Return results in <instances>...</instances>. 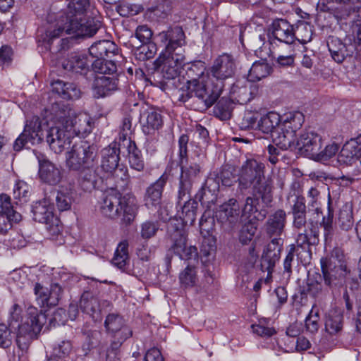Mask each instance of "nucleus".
I'll use <instances>...</instances> for the list:
<instances>
[{
    "instance_id": "38",
    "label": "nucleus",
    "mask_w": 361,
    "mask_h": 361,
    "mask_svg": "<svg viewBox=\"0 0 361 361\" xmlns=\"http://www.w3.org/2000/svg\"><path fill=\"white\" fill-rule=\"evenodd\" d=\"M145 114L146 118L142 122V131L146 135H152L162 126V116L157 111L152 109Z\"/></svg>"
},
{
    "instance_id": "16",
    "label": "nucleus",
    "mask_w": 361,
    "mask_h": 361,
    "mask_svg": "<svg viewBox=\"0 0 361 361\" xmlns=\"http://www.w3.org/2000/svg\"><path fill=\"white\" fill-rule=\"evenodd\" d=\"M179 53L162 52L156 60V65L161 69L163 77L166 80H175L180 73L185 61L183 51Z\"/></svg>"
},
{
    "instance_id": "50",
    "label": "nucleus",
    "mask_w": 361,
    "mask_h": 361,
    "mask_svg": "<svg viewBox=\"0 0 361 361\" xmlns=\"http://www.w3.org/2000/svg\"><path fill=\"white\" fill-rule=\"evenodd\" d=\"M337 224L339 228L343 231H348L352 228L354 221L353 210L350 206L345 204L340 209Z\"/></svg>"
},
{
    "instance_id": "57",
    "label": "nucleus",
    "mask_w": 361,
    "mask_h": 361,
    "mask_svg": "<svg viewBox=\"0 0 361 361\" xmlns=\"http://www.w3.org/2000/svg\"><path fill=\"white\" fill-rule=\"evenodd\" d=\"M56 207L60 212L69 210L72 204L71 192L67 190H59L56 195Z\"/></svg>"
},
{
    "instance_id": "58",
    "label": "nucleus",
    "mask_w": 361,
    "mask_h": 361,
    "mask_svg": "<svg viewBox=\"0 0 361 361\" xmlns=\"http://www.w3.org/2000/svg\"><path fill=\"white\" fill-rule=\"evenodd\" d=\"M124 324L123 318L118 314H109L104 322L106 331L114 333L121 329Z\"/></svg>"
},
{
    "instance_id": "11",
    "label": "nucleus",
    "mask_w": 361,
    "mask_h": 361,
    "mask_svg": "<svg viewBox=\"0 0 361 361\" xmlns=\"http://www.w3.org/2000/svg\"><path fill=\"white\" fill-rule=\"evenodd\" d=\"M94 147L86 142L75 143L66 153V165L72 171L93 168L95 166Z\"/></svg>"
},
{
    "instance_id": "29",
    "label": "nucleus",
    "mask_w": 361,
    "mask_h": 361,
    "mask_svg": "<svg viewBox=\"0 0 361 361\" xmlns=\"http://www.w3.org/2000/svg\"><path fill=\"white\" fill-rule=\"evenodd\" d=\"M272 35L276 39L288 45L295 41L293 27L286 20L281 19L273 23ZM288 48H290V46Z\"/></svg>"
},
{
    "instance_id": "42",
    "label": "nucleus",
    "mask_w": 361,
    "mask_h": 361,
    "mask_svg": "<svg viewBox=\"0 0 361 361\" xmlns=\"http://www.w3.org/2000/svg\"><path fill=\"white\" fill-rule=\"evenodd\" d=\"M319 241V231L314 226L305 228L303 232L298 233L296 239L298 247H300L303 250L309 249L310 245H317Z\"/></svg>"
},
{
    "instance_id": "23",
    "label": "nucleus",
    "mask_w": 361,
    "mask_h": 361,
    "mask_svg": "<svg viewBox=\"0 0 361 361\" xmlns=\"http://www.w3.org/2000/svg\"><path fill=\"white\" fill-rule=\"evenodd\" d=\"M220 181L224 186H231L233 185L235 181V176L230 167H224L216 178H208L204 185L197 194V197L202 201L204 200V197L207 196V193L212 195H215L216 192L219 190Z\"/></svg>"
},
{
    "instance_id": "17",
    "label": "nucleus",
    "mask_w": 361,
    "mask_h": 361,
    "mask_svg": "<svg viewBox=\"0 0 361 361\" xmlns=\"http://www.w3.org/2000/svg\"><path fill=\"white\" fill-rule=\"evenodd\" d=\"M42 122L39 117L34 116L27 122L23 132L16 140L13 149L20 151L28 142L38 144L42 140Z\"/></svg>"
},
{
    "instance_id": "47",
    "label": "nucleus",
    "mask_w": 361,
    "mask_h": 361,
    "mask_svg": "<svg viewBox=\"0 0 361 361\" xmlns=\"http://www.w3.org/2000/svg\"><path fill=\"white\" fill-rule=\"evenodd\" d=\"M128 243L126 240L121 242L112 259V264L119 269H123L129 261Z\"/></svg>"
},
{
    "instance_id": "61",
    "label": "nucleus",
    "mask_w": 361,
    "mask_h": 361,
    "mask_svg": "<svg viewBox=\"0 0 361 361\" xmlns=\"http://www.w3.org/2000/svg\"><path fill=\"white\" fill-rule=\"evenodd\" d=\"M21 220V214L14 212L12 214L0 213V233H6L12 227V223H17Z\"/></svg>"
},
{
    "instance_id": "22",
    "label": "nucleus",
    "mask_w": 361,
    "mask_h": 361,
    "mask_svg": "<svg viewBox=\"0 0 361 361\" xmlns=\"http://www.w3.org/2000/svg\"><path fill=\"white\" fill-rule=\"evenodd\" d=\"M27 321L21 325H18V337H29L33 338L40 333L45 316L39 312L37 308L30 307L27 309Z\"/></svg>"
},
{
    "instance_id": "33",
    "label": "nucleus",
    "mask_w": 361,
    "mask_h": 361,
    "mask_svg": "<svg viewBox=\"0 0 361 361\" xmlns=\"http://www.w3.org/2000/svg\"><path fill=\"white\" fill-rule=\"evenodd\" d=\"M190 197L191 196L190 195ZM178 200L180 205H181V202H184L183 205L181 206L182 211L180 214H179L180 219H173L169 221H181L183 223V228H185V225H192L195 221L198 203L190 197L185 200H180L178 198Z\"/></svg>"
},
{
    "instance_id": "62",
    "label": "nucleus",
    "mask_w": 361,
    "mask_h": 361,
    "mask_svg": "<svg viewBox=\"0 0 361 361\" xmlns=\"http://www.w3.org/2000/svg\"><path fill=\"white\" fill-rule=\"evenodd\" d=\"M328 213L327 215L324 216L322 219V221L321 223V226L324 228V236L325 238L331 237L334 228H333V219H334V212L331 208V200H330V194H329V204H328Z\"/></svg>"
},
{
    "instance_id": "14",
    "label": "nucleus",
    "mask_w": 361,
    "mask_h": 361,
    "mask_svg": "<svg viewBox=\"0 0 361 361\" xmlns=\"http://www.w3.org/2000/svg\"><path fill=\"white\" fill-rule=\"evenodd\" d=\"M236 68V61L232 55L223 54L219 56L214 61L210 70L212 77L216 80L215 83L211 82L212 86L221 85V93L224 88V81L235 75Z\"/></svg>"
},
{
    "instance_id": "59",
    "label": "nucleus",
    "mask_w": 361,
    "mask_h": 361,
    "mask_svg": "<svg viewBox=\"0 0 361 361\" xmlns=\"http://www.w3.org/2000/svg\"><path fill=\"white\" fill-rule=\"evenodd\" d=\"M157 51L154 44L145 42L137 48L135 51L136 58L140 61H145L154 57Z\"/></svg>"
},
{
    "instance_id": "10",
    "label": "nucleus",
    "mask_w": 361,
    "mask_h": 361,
    "mask_svg": "<svg viewBox=\"0 0 361 361\" xmlns=\"http://www.w3.org/2000/svg\"><path fill=\"white\" fill-rule=\"evenodd\" d=\"M168 235L171 241L170 250L176 255L183 260L197 259V249L188 245L187 234L181 221H169Z\"/></svg>"
},
{
    "instance_id": "34",
    "label": "nucleus",
    "mask_w": 361,
    "mask_h": 361,
    "mask_svg": "<svg viewBox=\"0 0 361 361\" xmlns=\"http://www.w3.org/2000/svg\"><path fill=\"white\" fill-rule=\"evenodd\" d=\"M51 90L63 99H76L80 97V90L71 82L57 80L51 82Z\"/></svg>"
},
{
    "instance_id": "24",
    "label": "nucleus",
    "mask_w": 361,
    "mask_h": 361,
    "mask_svg": "<svg viewBox=\"0 0 361 361\" xmlns=\"http://www.w3.org/2000/svg\"><path fill=\"white\" fill-rule=\"evenodd\" d=\"M283 244V238L280 237L274 238L264 249L260 267L262 271H267L268 276L271 275L276 262L280 258Z\"/></svg>"
},
{
    "instance_id": "37",
    "label": "nucleus",
    "mask_w": 361,
    "mask_h": 361,
    "mask_svg": "<svg viewBox=\"0 0 361 361\" xmlns=\"http://www.w3.org/2000/svg\"><path fill=\"white\" fill-rule=\"evenodd\" d=\"M292 214L293 216V225L295 228L302 230L305 228L307 224L306 206L304 197H298L292 206Z\"/></svg>"
},
{
    "instance_id": "30",
    "label": "nucleus",
    "mask_w": 361,
    "mask_h": 361,
    "mask_svg": "<svg viewBox=\"0 0 361 361\" xmlns=\"http://www.w3.org/2000/svg\"><path fill=\"white\" fill-rule=\"evenodd\" d=\"M361 135L356 139H351L344 144L338 154V161L343 164H351L355 159H360Z\"/></svg>"
},
{
    "instance_id": "15",
    "label": "nucleus",
    "mask_w": 361,
    "mask_h": 361,
    "mask_svg": "<svg viewBox=\"0 0 361 361\" xmlns=\"http://www.w3.org/2000/svg\"><path fill=\"white\" fill-rule=\"evenodd\" d=\"M322 276L324 286L329 287L331 290L332 299H334L340 292V289L343 287L350 270L347 266L338 265L333 267L321 264Z\"/></svg>"
},
{
    "instance_id": "3",
    "label": "nucleus",
    "mask_w": 361,
    "mask_h": 361,
    "mask_svg": "<svg viewBox=\"0 0 361 361\" xmlns=\"http://www.w3.org/2000/svg\"><path fill=\"white\" fill-rule=\"evenodd\" d=\"M264 171L263 163L255 159H247L238 171V190L242 193L252 187L253 195H258L267 205L272 201V188L270 182L265 180Z\"/></svg>"
},
{
    "instance_id": "9",
    "label": "nucleus",
    "mask_w": 361,
    "mask_h": 361,
    "mask_svg": "<svg viewBox=\"0 0 361 361\" xmlns=\"http://www.w3.org/2000/svg\"><path fill=\"white\" fill-rule=\"evenodd\" d=\"M168 235L171 241L170 250L176 255L183 260L197 259V249L188 245L187 234L181 221H169Z\"/></svg>"
},
{
    "instance_id": "21",
    "label": "nucleus",
    "mask_w": 361,
    "mask_h": 361,
    "mask_svg": "<svg viewBox=\"0 0 361 361\" xmlns=\"http://www.w3.org/2000/svg\"><path fill=\"white\" fill-rule=\"evenodd\" d=\"M157 40L165 46L163 52L179 53L178 49L184 52L183 46L185 44V34L180 27H170L166 31H162L157 35Z\"/></svg>"
},
{
    "instance_id": "54",
    "label": "nucleus",
    "mask_w": 361,
    "mask_h": 361,
    "mask_svg": "<svg viewBox=\"0 0 361 361\" xmlns=\"http://www.w3.org/2000/svg\"><path fill=\"white\" fill-rule=\"evenodd\" d=\"M88 295H82L80 301V308L85 313L93 316L95 313L100 311L99 300L93 296L90 298Z\"/></svg>"
},
{
    "instance_id": "63",
    "label": "nucleus",
    "mask_w": 361,
    "mask_h": 361,
    "mask_svg": "<svg viewBox=\"0 0 361 361\" xmlns=\"http://www.w3.org/2000/svg\"><path fill=\"white\" fill-rule=\"evenodd\" d=\"M30 193V186L23 180H18L14 185L13 195L15 200L27 202Z\"/></svg>"
},
{
    "instance_id": "60",
    "label": "nucleus",
    "mask_w": 361,
    "mask_h": 361,
    "mask_svg": "<svg viewBox=\"0 0 361 361\" xmlns=\"http://www.w3.org/2000/svg\"><path fill=\"white\" fill-rule=\"evenodd\" d=\"M339 149V146L336 143L326 145L325 148L314 154L312 159L317 161H326L334 157Z\"/></svg>"
},
{
    "instance_id": "53",
    "label": "nucleus",
    "mask_w": 361,
    "mask_h": 361,
    "mask_svg": "<svg viewBox=\"0 0 361 361\" xmlns=\"http://www.w3.org/2000/svg\"><path fill=\"white\" fill-rule=\"evenodd\" d=\"M257 230L256 222L250 220L245 224L240 231L239 241L243 245H247L254 238Z\"/></svg>"
},
{
    "instance_id": "19",
    "label": "nucleus",
    "mask_w": 361,
    "mask_h": 361,
    "mask_svg": "<svg viewBox=\"0 0 361 361\" xmlns=\"http://www.w3.org/2000/svg\"><path fill=\"white\" fill-rule=\"evenodd\" d=\"M39 164L38 176L39 180L49 185H56L63 178L61 168L49 160L44 154L37 155Z\"/></svg>"
},
{
    "instance_id": "12",
    "label": "nucleus",
    "mask_w": 361,
    "mask_h": 361,
    "mask_svg": "<svg viewBox=\"0 0 361 361\" xmlns=\"http://www.w3.org/2000/svg\"><path fill=\"white\" fill-rule=\"evenodd\" d=\"M120 148L117 142H112L101 151V168L118 180L126 181L127 169L119 165Z\"/></svg>"
},
{
    "instance_id": "2",
    "label": "nucleus",
    "mask_w": 361,
    "mask_h": 361,
    "mask_svg": "<svg viewBox=\"0 0 361 361\" xmlns=\"http://www.w3.org/2000/svg\"><path fill=\"white\" fill-rule=\"evenodd\" d=\"M204 63L197 61L190 64L185 73L178 78L175 85L179 101L185 102L194 97L200 102L198 110H206L212 106L221 95V85L212 86Z\"/></svg>"
},
{
    "instance_id": "45",
    "label": "nucleus",
    "mask_w": 361,
    "mask_h": 361,
    "mask_svg": "<svg viewBox=\"0 0 361 361\" xmlns=\"http://www.w3.org/2000/svg\"><path fill=\"white\" fill-rule=\"evenodd\" d=\"M179 281L184 288L195 287L198 281L197 267L192 264H188L179 274Z\"/></svg>"
},
{
    "instance_id": "64",
    "label": "nucleus",
    "mask_w": 361,
    "mask_h": 361,
    "mask_svg": "<svg viewBox=\"0 0 361 361\" xmlns=\"http://www.w3.org/2000/svg\"><path fill=\"white\" fill-rule=\"evenodd\" d=\"M307 204L309 207H312L315 212L322 213L320 203V192L317 188L311 187L307 193Z\"/></svg>"
},
{
    "instance_id": "28",
    "label": "nucleus",
    "mask_w": 361,
    "mask_h": 361,
    "mask_svg": "<svg viewBox=\"0 0 361 361\" xmlns=\"http://www.w3.org/2000/svg\"><path fill=\"white\" fill-rule=\"evenodd\" d=\"M61 66L68 72L83 74L89 69V61L85 54L73 52L63 59Z\"/></svg>"
},
{
    "instance_id": "7",
    "label": "nucleus",
    "mask_w": 361,
    "mask_h": 361,
    "mask_svg": "<svg viewBox=\"0 0 361 361\" xmlns=\"http://www.w3.org/2000/svg\"><path fill=\"white\" fill-rule=\"evenodd\" d=\"M305 121L300 111L286 114L281 120L278 130L273 133V141L281 149H288L293 146L296 139V133L300 130Z\"/></svg>"
},
{
    "instance_id": "5",
    "label": "nucleus",
    "mask_w": 361,
    "mask_h": 361,
    "mask_svg": "<svg viewBox=\"0 0 361 361\" xmlns=\"http://www.w3.org/2000/svg\"><path fill=\"white\" fill-rule=\"evenodd\" d=\"M49 111L54 115V118L61 119L64 122L65 129L72 137L91 132V118L87 114H77L68 106L59 102L53 103Z\"/></svg>"
},
{
    "instance_id": "18",
    "label": "nucleus",
    "mask_w": 361,
    "mask_h": 361,
    "mask_svg": "<svg viewBox=\"0 0 361 361\" xmlns=\"http://www.w3.org/2000/svg\"><path fill=\"white\" fill-rule=\"evenodd\" d=\"M252 44L256 55L260 59L271 56L276 59L278 64L281 66H291L294 62V58L291 54L283 55L277 54L276 51H272L269 47V44L272 42H266V35L264 33L256 35Z\"/></svg>"
},
{
    "instance_id": "44",
    "label": "nucleus",
    "mask_w": 361,
    "mask_h": 361,
    "mask_svg": "<svg viewBox=\"0 0 361 361\" xmlns=\"http://www.w3.org/2000/svg\"><path fill=\"white\" fill-rule=\"evenodd\" d=\"M307 292L318 300H324L332 298L331 290L329 287L323 286L317 281L309 279L307 284Z\"/></svg>"
},
{
    "instance_id": "52",
    "label": "nucleus",
    "mask_w": 361,
    "mask_h": 361,
    "mask_svg": "<svg viewBox=\"0 0 361 361\" xmlns=\"http://www.w3.org/2000/svg\"><path fill=\"white\" fill-rule=\"evenodd\" d=\"M320 264L328 266L331 264V266L333 267H338V265L341 264L347 266L343 251L338 247L334 248L329 256L321 258Z\"/></svg>"
},
{
    "instance_id": "1",
    "label": "nucleus",
    "mask_w": 361,
    "mask_h": 361,
    "mask_svg": "<svg viewBox=\"0 0 361 361\" xmlns=\"http://www.w3.org/2000/svg\"><path fill=\"white\" fill-rule=\"evenodd\" d=\"M90 6L89 0H72L66 8L56 16L49 14L48 21L55 24L53 28L47 31V37L53 40L63 33L73 35L75 37H90L94 35L101 26L99 20L86 18L87 9Z\"/></svg>"
},
{
    "instance_id": "39",
    "label": "nucleus",
    "mask_w": 361,
    "mask_h": 361,
    "mask_svg": "<svg viewBox=\"0 0 361 361\" xmlns=\"http://www.w3.org/2000/svg\"><path fill=\"white\" fill-rule=\"evenodd\" d=\"M343 328V314L341 310L334 309L326 316L325 329L330 336H338Z\"/></svg>"
},
{
    "instance_id": "51",
    "label": "nucleus",
    "mask_w": 361,
    "mask_h": 361,
    "mask_svg": "<svg viewBox=\"0 0 361 361\" xmlns=\"http://www.w3.org/2000/svg\"><path fill=\"white\" fill-rule=\"evenodd\" d=\"M252 85L250 83L240 85L236 84L233 87V92L235 94V99L240 104H245L254 97V93L252 91Z\"/></svg>"
},
{
    "instance_id": "32",
    "label": "nucleus",
    "mask_w": 361,
    "mask_h": 361,
    "mask_svg": "<svg viewBox=\"0 0 361 361\" xmlns=\"http://www.w3.org/2000/svg\"><path fill=\"white\" fill-rule=\"evenodd\" d=\"M33 218L36 221L44 224L54 217V207L48 198L36 202L32 206Z\"/></svg>"
},
{
    "instance_id": "13",
    "label": "nucleus",
    "mask_w": 361,
    "mask_h": 361,
    "mask_svg": "<svg viewBox=\"0 0 361 361\" xmlns=\"http://www.w3.org/2000/svg\"><path fill=\"white\" fill-rule=\"evenodd\" d=\"M48 111L49 112L50 118L52 120L53 126L49 127L47 131V142L51 150L59 154L63 151L67 145L71 144L72 137L65 129L64 122L61 119L54 118V115L49 110Z\"/></svg>"
},
{
    "instance_id": "20",
    "label": "nucleus",
    "mask_w": 361,
    "mask_h": 361,
    "mask_svg": "<svg viewBox=\"0 0 361 361\" xmlns=\"http://www.w3.org/2000/svg\"><path fill=\"white\" fill-rule=\"evenodd\" d=\"M322 137L320 135L312 130H305L298 139L294 140L290 148L298 149L302 154L313 159L314 154L322 149Z\"/></svg>"
},
{
    "instance_id": "56",
    "label": "nucleus",
    "mask_w": 361,
    "mask_h": 361,
    "mask_svg": "<svg viewBox=\"0 0 361 361\" xmlns=\"http://www.w3.org/2000/svg\"><path fill=\"white\" fill-rule=\"evenodd\" d=\"M295 39H298L302 44H306L311 41L312 37V26L305 22H302L296 27L294 30Z\"/></svg>"
},
{
    "instance_id": "40",
    "label": "nucleus",
    "mask_w": 361,
    "mask_h": 361,
    "mask_svg": "<svg viewBox=\"0 0 361 361\" xmlns=\"http://www.w3.org/2000/svg\"><path fill=\"white\" fill-rule=\"evenodd\" d=\"M259 346L273 350L276 355L282 353H293L295 340H261Z\"/></svg>"
},
{
    "instance_id": "49",
    "label": "nucleus",
    "mask_w": 361,
    "mask_h": 361,
    "mask_svg": "<svg viewBox=\"0 0 361 361\" xmlns=\"http://www.w3.org/2000/svg\"><path fill=\"white\" fill-rule=\"evenodd\" d=\"M160 224L157 220H147L140 226V235L142 239L148 240L157 235Z\"/></svg>"
},
{
    "instance_id": "41",
    "label": "nucleus",
    "mask_w": 361,
    "mask_h": 361,
    "mask_svg": "<svg viewBox=\"0 0 361 361\" xmlns=\"http://www.w3.org/2000/svg\"><path fill=\"white\" fill-rule=\"evenodd\" d=\"M267 58L255 61L250 68L248 78L250 81L256 82L267 78L272 71V67L266 61Z\"/></svg>"
},
{
    "instance_id": "25",
    "label": "nucleus",
    "mask_w": 361,
    "mask_h": 361,
    "mask_svg": "<svg viewBox=\"0 0 361 361\" xmlns=\"http://www.w3.org/2000/svg\"><path fill=\"white\" fill-rule=\"evenodd\" d=\"M327 46L332 59L338 63L344 61L348 57L352 56L355 51L353 44L343 43L335 37L329 38Z\"/></svg>"
},
{
    "instance_id": "8",
    "label": "nucleus",
    "mask_w": 361,
    "mask_h": 361,
    "mask_svg": "<svg viewBox=\"0 0 361 361\" xmlns=\"http://www.w3.org/2000/svg\"><path fill=\"white\" fill-rule=\"evenodd\" d=\"M168 235L171 241L170 250L176 255L183 260L197 259V249L188 245L187 234L181 221H169Z\"/></svg>"
},
{
    "instance_id": "35",
    "label": "nucleus",
    "mask_w": 361,
    "mask_h": 361,
    "mask_svg": "<svg viewBox=\"0 0 361 361\" xmlns=\"http://www.w3.org/2000/svg\"><path fill=\"white\" fill-rule=\"evenodd\" d=\"M90 54L97 59L111 58L118 52L117 45L110 40L99 41L89 48Z\"/></svg>"
},
{
    "instance_id": "4",
    "label": "nucleus",
    "mask_w": 361,
    "mask_h": 361,
    "mask_svg": "<svg viewBox=\"0 0 361 361\" xmlns=\"http://www.w3.org/2000/svg\"><path fill=\"white\" fill-rule=\"evenodd\" d=\"M100 211L110 219L121 217V223L126 226L130 225L135 220L138 204L135 197L132 194L123 196L115 190L107 191L100 202Z\"/></svg>"
},
{
    "instance_id": "6",
    "label": "nucleus",
    "mask_w": 361,
    "mask_h": 361,
    "mask_svg": "<svg viewBox=\"0 0 361 361\" xmlns=\"http://www.w3.org/2000/svg\"><path fill=\"white\" fill-rule=\"evenodd\" d=\"M189 137L187 135H182L178 140L179 147V164L181 168V174L180 177V184L178 193V198L181 200H187L190 197L192 183L195 179L200 173V167L196 163H191L187 165V145Z\"/></svg>"
},
{
    "instance_id": "36",
    "label": "nucleus",
    "mask_w": 361,
    "mask_h": 361,
    "mask_svg": "<svg viewBox=\"0 0 361 361\" xmlns=\"http://www.w3.org/2000/svg\"><path fill=\"white\" fill-rule=\"evenodd\" d=\"M286 221V214L282 209L276 211L271 215L266 224V231L271 237L280 236L283 231Z\"/></svg>"
},
{
    "instance_id": "26",
    "label": "nucleus",
    "mask_w": 361,
    "mask_h": 361,
    "mask_svg": "<svg viewBox=\"0 0 361 361\" xmlns=\"http://www.w3.org/2000/svg\"><path fill=\"white\" fill-rule=\"evenodd\" d=\"M118 79L116 75H97L92 83L94 95L103 97L109 95L118 90Z\"/></svg>"
},
{
    "instance_id": "27",
    "label": "nucleus",
    "mask_w": 361,
    "mask_h": 361,
    "mask_svg": "<svg viewBox=\"0 0 361 361\" xmlns=\"http://www.w3.org/2000/svg\"><path fill=\"white\" fill-rule=\"evenodd\" d=\"M240 212L237 200L231 198L221 205L218 216L223 223L228 224L231 227H234L243 219L240 215Z\"/></svg>"
},
{
    "instance_id": "46",
    "label": "nucleus",
    "mask_w": 361,
    "mask_h": 361,
    "mask_svg": "<svg viewBox=\"0 0 361 361\" xmlns=\"http://www.w3.org/2000/svg\"><path fill=\"white\" fill-rule=\"evenodd\" d=\"M128 142L129 164L132 169L141 171L145 166L141 152L137 148L134 142H132L130 140Z\"/></svg>"
},
{
    "instance_id": "48",
    "label": "nucleus",
    "mask_w": 361,
    "mask_h": 361,
    "mask_svg": "<svg viewBox=\"0 0 361 361\" xmlns=\"http://www.w3.org/2000/svg\"><path fill=\"white\" fill-rule=\"evenodd\" d=\"M92 70L102 75H112L116 72L117 67L112 60L105 59H97L92 64Z\"/></svg>"
},
{
    "instance_id": "55",
    "label": "nucleus",
    "mask_w": 361,
    "mask_h": 361,
    "mask_svg": "<svg viewBox=\"0 0 361 361\" xmlns=\"http://www.w3.org/2000/svg\"><path fill=\"white\" fill-rule=\"evenodd\" d=\"M78 171L80 172V183L83 190H89L93 188L95 182L94 167L81 169Z\"/></svg>"
},
{
    "instance_id": "31",
    "label": "nucleus",
    "mask_w": 361,
    "mask_h": 361,
    "mask_svg": "<svg viewBox=\"0 0 361 361\" xmlns=\"http://www.w3.org/2000/svg\"><path fill=\"white\" fill-rule=\"evenodd\" d=\"M168 180L166 174L164 173L149 188L145 195V204L147 208L159 204L161 199L163 188Z\"/></svg>"
},
{
    "instance_id": "43",
    "label": "nucleus",
    "mask_w": 361,
    "mask_h": 361,
    "mask_svg": "<svg viewBox=\"0 0 361 361\" xmlns=\"http://www.w3.org/2000/svg\"><path fill=\"white\" fill-rule=\"evenodd\" d=\"M281 123V117L279 114L275 112H269L267 115L262 116L258 121L257 129L264 133H273L278 130V127Z\"/></svg>"
}]
</instances>
